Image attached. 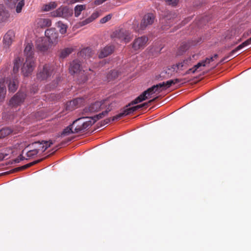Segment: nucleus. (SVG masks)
Returning <instances> with one entry per match:
<instances>
[{"mask_svg":"<svg viewBox=\"0 0 251 251\" xmlns=\"http://www.w3.org/2000/svg\"><path fill=\"white\" fill-rule=\"evenodd\" d=\"M26 56L25 61L22 68V72L24 76H28L33 71L35 67V59L33 56V46L27 44L25 49Z\"/></svg>","mask_w":251,"mask_h":251,"instance_id":"f257e3e1","label":"nucleus"},{"mask_svg":"<svg viewBox=\"0 0 251 251\" xmlns=\"http://www.w3.org/2000/svg\"><path fill=\"white\" fill-rule=\"evenodd\" d=\"M69 71L72 75H78L79 83H84L88 79L84 71L82 70L81 62L78 59H75L70 63Z\"/></svg>","mask_w":251,"mask_h":251,"instance_id":"f03ea898","label":"nucleus"},{"mask_svg":"<svg viewBox=\"0 0 251 251\" xmlns=\"http://www.w3.org/2000/svg\"><path fill=\"white\" fill-rule=\"evenodd\" d=\"M92 125L93 122L92 118L89 117V116L78 118L72 123L73 127H74V132L76 133L84 131Z\"/></svg>","mask_w":251,"mask_h":251,"instance_id":"7ed1b4c3","label":"nucleus"},{"mask_svg":"<svg viewBox=\"0 0 251 251\" xmlns=\"http://www.w3.org/2000/svg\"><path fill=\"white\" fill-rule=\"evenodd\" d=\"M157 98H158V97H156L153 98V99L150 100L147 102H145L144 103H142V104H141L139 105H137L136 106H133L131 107L126 108V109H125L122 112H121L119 114L114 116V117L113 118V120H118L119 119L121 118V117H123V116L130 114L134 112V111L138 110L140 108H143L144 107H147L149 106V104H151L152 102L155 101L157 99Z\"/></svg>","mask_w":251,"mask_h":251,"instance_id":"20e7f679","label":"nucleus"},{"mask_svg":"<svg viewBox=\"0 0 251 251\" xmlns=\"http://www.w3.org/2000/svg\"><path fill=\"white\" fill-rule=\"evenodd\" d=\"M54 66L50 64H45L42 68H40L37 74V78L40 80H46L50 78L53 74Z\"/></svg>","mask_w":251,"mask_h":251,"instance_id":"39448f33","label":"nucleus"},{"mask_svg":"<svg viewBox=\"0 0 251 251\" xmlns=\"http://www.w3.org/2000/svg\"><path fill=\"white\" fill-rule=\"evenodd\" d=\"M155 20V16L153 14L148 13L145 14L141 21L139 28L135 29L136 31L140 32L141 31L144 30L148 26L152 25Z\"/></svg>","mask_w":251,"mask_h":251,"instance_id":"423d86ee","label":"nucleus"},{"mask_svg":"<svg viewBox=\"0 0 251 251\" xmlns=\"http://www.w3.org/2000/svg\"><path fill=\"white\" fill-rule=\"evenodd\" d=\"M50 14L53 17H61L67 19L71 16L73 11L70 10L68 7L62 6L51 12Z\"/></svg>","mask_w":251,"mask_h":251,"instance_id":"0eeeda50","label":"nucleus"},{"mask_svg":"<svg viewBox=\"0 0 251 251\" xmlns=\"http://www.w3.org/2000/svg\"><path fill=\"white\" fill-rule=\"evenodd\" d=\"M5 5L10 9L15 8L17 13L22 12L25 4V0H4Z\"/></svg>","mask_w":251,"mask_h":251,"instance_id":"6e6552de","label":"nucleus"},{"mask_svg":"<svg viewBox=\"0 0 251 251\" xmlns=\"http://www.w3.org/2000/svg\"><path fill=\"white\" fill-rule=\"evenodd\" d=\"M112 37L124 41L125 43L129 42L131 39L130 33L125 29L121 28L116 30L112 34Z\"/></svg>","mask_w":251,"mask_h":251,"instance_id":"1a4fd4ad","label":"nucleus"},{"mask_svg":"<svg viewBox=\"0 0 251 251\" xmlns=\"http://www.w3.org/2000/svg\"><path fill=\"white\" fill-rule=\"evenodd\" d=\"M26 94L23 92H18L15 95H14L9 101V105L13 107L20 105L22 103L25 98Z\"/></svg>","mask_w":251,"mask_h":251,"instance_id":"9d476101","label":"nucleus"},{"mask_svg":"<svg viewBox=\"0 0 251 251\" xmlns=\"http://www.w3.org/2000/svg\"><path fill=\"white\" fill-rule=\"evenodd\" d=\"M51 144H52L51 142H49L46 141H42V142H35L28 147L30 148L36 149L38 153H39L40 151L42 152H44Z\"/></svg>","mask_w":251,"mask_h":251,"instance_id":"9b49d317","label":"nucleus"},{"mask_svg":"<svg viewBox=\"0 0 251 251\" xmlns=\"http://www.w3.org/2000/svg\"><path fill=\"white\" fill-rule=\"evenodd\" d=\"M148 38L145 36L136 38L132 44V48L134 50L143 49L146 46Z\"/></svg>","mask_w":251,"mask_h":251,"instance_id":"f8f14e48","label":"nucleus"},{"mask_svg":"<svg viewBox=\"0 0 251 251\" xmlns=\"http://www.w3.org/2000/svg\"><path fill=\"white\" fill-rule=\"evenodd\" d=\"M104 102V101L95 102L91 104L89 107H85L83 110L82 114L86 115L98 111L101 108Z\"/></svg>","mask_w":251,"mask_h":251,"instance_id":"ddd939ff","label":"nucleus"},{"mask_svg":"<svg viewBox=\"0 0 251 251\" xmlns=\"http://www.w3.org/2000/svg\"><path fill=\"white\" fill-rule=\"evenodd\" d=\"M84 102L85 100L82 97L74 99L67 103L66 109L68 110H73L83 105Z\"/></svg>","mask_w":251,"mask_h":251,"instance_id":"4468645a","label":"nucleus"},{"mask_svg":"<svg viewBox=\"0 0 251 251\" xmlns=\"http://www.w3.org/2000/svg\"><path fill=\"white\" fill-rule=\"evenodd\" d=\"M46 38L50 43L54 44L57 42L58 33L55 28L48 29L45 32Z\"/></svg>","mask_w":251,"mask_h":251,"instance_id":"2eb2a0df","label":"nucleus"},{"mask_svg":"<svg viewBox=\"0 0 251 251\" xmlns=\"http://www.w3.org/2000/svg\"><path fill=\"white\" fill-rule=\"evenodd\" d=\"M15 33L12 30H9L4 35L3 43L4 48H9L14 41Z\"/></svg>","mask_w":251,"mask_h":251,"instance_id":"dca6fc26","label":"nucleus"},{"mask_svg":"<svg viewBox=\"0 0 251 251\" xmlns=\"http://www.w3.org/2000/svg\"><path fill=\"white\" fill-rule=\"evenodd\" d=\"M50 43L47 39L43 38H38L36 43V48L41 51L45 52L48 50L49 48Z\"/></svg>","mask_w":251,"mask_h":251,"instance_id":"f3484780","label":"nucleus"},{"mask_svg":"<svg viewBox=\"0 0 251 251\" xmlns=\"http://www.w3.org/2000/svg\"><path fill=\"white\" fill-rule=\"evenodd\" d=\"M176 17V15L174 12H168L167 14L164 16V17L162 19V23H163L164 22H165L166 23V25H164L162 26V27L163 29H168V28L166 26H170L171 25H172V23H173V21L174 20Z\"/></svg>","mask_w":251,"mask_h":251,"instance_id":"a211bd4d","label":"nucleus"},{"mask_svg":"<svg viewBox=\"0 0 251 251\" xmlns=\"http://www.w3.org/2000/svg\"><path fill=\"white\" fill-rule=\"evenodd\" d=\"M10 13L3 4H0V24L7 22L10 18Z\"/></svg>","mask_w":251,"mask_h":251,"instance_id":"6ab92c4d","label":"nucleus"},{"mask_svg":"<svg viewBox=\"0 0 251 251\" xmlns=\"http://www.w3.org/2000/svg\"><path fill=\"white\" fill-rule=\"evenodd\" d=\"M6 83H8L9 91L11 92H15L18 88V76H12V79H8L6 80Z\"/></svg>","mask_w":251,"mask_h":251,"instance_id":"aec40b11","label":"nucleus"},{"mask_svg":"<svg viewBox=\"0 0 251 251\" xmlns=\"http://www.w3.org/2000/svg\"><path fill=\"white\" fill-rule=\"evenodd\" d=\"M114 47L113 46H107L101 50L99 54V58H104L111 54L114 51Z\"/></svg>","mask_w":251,"mask_h":251,"instance_id":"412c9836","label":"nucleus"},{"mask_svg":"<svg viewBox=\"0 0 251 251\" xmlns=\"http://www.w3.org/2000/svg\"><path fill=\"white\" fill-rule=\"evenodd\" d=\"M99 17V13L98 12H95L92 14L88 17V18L84 20H83L82 21H80L78 23V25L79 26H82L85 25H86L91 22H92L93 21H94L95 19H96L97 18Z\"/></svg>","mask_w":251,"mask_h":251,"instance_id":"4be33fe9","label":"nucleus"},{"mask_svg":"<svg viewBox=\"0 0 251 251\" xmlns=\"http://www.w3.org/2000/svg\"><path fill=\"white\" fill-rule=\"evenodd\" d=\"M191 59H192L191 57L186 59L182 62H179L177 64L173 65L172 68L174 70H176V69H177V70H182L183 69L186 68L189 65V63H190V61Z\"/></svg>","mask_w":251,"mask_h":251,"instance_id":"5701e85b","label":"nucleus"},{"mask_svg":"<svg viewBox=\"0 0 251 251\" xmlns=\"http://www.w3.org/2000/svg\"><path fill=\"white\" fill-rule=\"evenodd\" d=\"M148 96L147 95L146 93H145V91L143 92L140 95H139L138 97H137L134 100L132 101L130 103L128 104V105L126 106V107L128 106H131V105H134L137 104L139 102H141L144 100L148 99Z\"/></svg>","mask_w":251,"mask_h":251,"instance_id":"b1692460","label":"nucleus"},{"mask_svg":"<svg viewBox=\"0 0 251 251\" xmlns=\"http://www.w3.org/2000/svg\"><path fill=\"white\" fill-rule=\"evenodd\" d=\"M5 81V80L3 79H0V100H2L6 95V89Z\"/></svg>","mask_w":251,"mask_h":251,"instance_id":"393cba45","label":"nucleus"},{"mask_svg":"<svg viewBox=\"0 0 251 251\" xmlns=\"http://www.w3.org/2000/svg\"><path fill=\"white\" fill-rule=\"evenodd\" d=\"M57 6V3L54 1H51L48 4H43L41 8V11L44 12L49 11L51 9L55 8Z\"/></svg>","mask_w":251,"mask_h":251,"instance_id":"a878e982","label":"nucleus"},{"mask_svg":"<svg viewBox=\"0 0 251 251\" xmlns=\"http://www.w3.org/2000/svg\"><path fill=\"white\" fill-rule=\"evenodd\" d=\"M251 44V37L242 43L241 44L237 47L235 49L233 50L230 52V54H234L237 51L241 50L246 46H247Z\"/></svg>","mask_w":251,"mask_h":251,"instance_id":"bb28decb","label":"nucleus"},{"mask_svg":"<svg viewBox=\"0 0 251 251\" xmlns=\"http://www.w3.org/2000/svg\"><path fill=\"white\" fill-rule=\"evenodd\" d=\"M42 159H39V160H36V161H33L31 163H29L28 164H27L26 165H25L24 166H22L21 167H17V168H16L15 169H14L13 170V172H18V171H22V170H25V169H26L39 162H40Z\"/></svg>","mask_w":251,"mask_h":251,"instance_id":"cd10ccee","label":"nucleus"},{"mask_svg":"<svg viewBox=\"0 0 251 251\" xmlns=\"http://www.w3.org/2000/svg\"><path fill=\"white\" fill-rule=\"evenodd\" d=\"M38 25L41 27H49L51 25V21L49 19L42 18L39 20Z\"/></svg>","mask_w":251,"mask_h":251,"instance_id":"c85d7f7f","label":"nucleus"},{"mask_svg":"<svg viewBox=\"0 0 251 251\" xmlns=\"http://www.w3.org/2000/svg\"><path fill=\"white\" fill-rule=\"evenodd\" d=\"M110 109H106V110L103 111L102 112L98 114L93 117L89 116V117H91L93 122V125L98 120L102 118L104 116L107 115L108 113L110 111Z\"/></svg>","mask_w":251,"mask_h":251,"instance_id":"c756f323","label":"nucleus"},{"mask_svg":"<svg viewBox=\"0 0 251 251\" xmlns=\"http://www.w3.org/2000/svg\"><path fill=\"white\" fill-rule=\"evenodd\" d=\"M86 8V5H77L74 8L75 16L78 17L81 13L83 10Z\"/></svg>","mask_w":251,"mask_h":251,"instance_id":"7c9ffc66","label":"nucleus"},{"mask_svg":"<svg viewBox=\"0 0 251 251\" xmlns=\"http://www.w3.org/2000/svg\"><path fill=\"white\" fill-rule=\"evenodd\" d=\"M206 64L204 60H202V61L199 62L197 65H195L193 68H191L189 69L187 72L186 74H190V73H195L196 71L201 66H205Z\"/></svg>","mask_w":251,"mask_h":251,"instance_id":"2f4dec72","label":"nucleus"},{"mask_svg":"<svg viewBox=\"0 0 251 251\" xmlns=\"http://www.w3.org/2000/svg\"><path fill=\"white\" fill-rule=\"evenodd\" d=\"M21 63V59L20 58L17 57L15 58L14 62V66L13 69V72L14 74V75H17L16 74L18 73L19 71V69L20 67V65Z\"/></svg>","mask_w":251,"mask_h":251,"instance_id":"473e14b6","label":"nucleus"},{"mask_svg":"<svg viewBox=\"0 0 251 251\" xmlns=\"http://www.w3.org/2000/svg\"><path fill=\"white\" fill-rule=\"evenodd\" d=\"M119 75V72L117 70L111 71L107 75V78L108 81L112 80L118 77Z\"/></svg>","mask_w":251,"mask_h":251,"instance_id":"72a5a7b5","label":"nucleus"},{"mask_svg":"<svg viewBox=\"0 0 251 251\" xmlns=\"http://www.w3.org/2000/svg\"><path fill=\"white\" fill-rule=\"evenodd\" d=\"M61 80V77L60 76H57L56 77V80L55 81H53L51 84H50V85H48L47 87V91H50V90L51 89H54V88H55L57 84H58V83Z\"/></svg>","mask_w":251,"mask_h":251,"instance_id":"f704fd0d","label":"nucleus"},{"mask_svg":"<svg viewBox=\"0 0 251 251\" xmlns=\"http://www.w3.org/2000/svg\"><path fill=\"white\" fill-rule=\"evenodd\" d=\"M74 127H73L72 124L64 129L62 132V136L68 135L72 133H75L74 132Z\"/></svg>","mask_w":251,"mask_h":251,"instance_id":"c9c22d12","label":"nucleus"},{"mask_svg":"<svg viewBox=\"0 0 251 251\" xmlns=\"http://www.w3.org/2000/svg\"><path fill=\"white\" fill-rule=\"evenodd\" d=\"M12 132L11 129L9 128H3L0 130V138H3L8 136Z\"/></svg>","mask_w":251,"mask_h":251,"instance_id":"e433bc0d","label":"nucleus"},{"mask_svg":"<svg viewBox=\"0 0 251 251\" xmlns=\"http://www.w3.org/2000/svg\"><path fill=\"white\" fill-rule=\"evenodd\" d=\"M73 50L72 48H66L61 50L60 56L61 58H64L71 54Z\"/></svg>","mask_w":251,"mask_h":251,"instance_id":"4c0bfd02","label":"nucleus"},{"mask_svg":"<svg viewBox=\"0 0 251 251\" xmlns=\"http://www.w3.org/2000/svg\"><path fill=\"white\" fill-rule=\"evenodd\" d=\"M91 53V49L89 48H87V49H83L82 50H81L80 52H79V54L80 56H83L84 55H85V58H88L91 56V54H90Z\"/></svg>","mask_w":251,"mask_h":251,"instance_id":"58836bf2","label":"nucleus"},{"mask_svg":"<svg viewBox=\"0 0 251 251\" xmlns=\"http://www.w3.org/2000/svg\"><path fill=\"white\" fill-rule=\"evenodd\" d=\"M155 90H156V92L158 93L161 92L164 90H165L166 88H165V83L164 82H163L162 83H159L156 85H154L153 86Z\"/></svg>","mask_w":251,"mask_h":251,"instance_id":"ea45409f","label":"nucleus"},{"mask_svg":"<svg viewBox=\"0 0 251 251\" xmlns=\"http://www.w3.org/2000/svg\"><path fill=\"white\" fill-rule=\"evenodd\" d=\"M38 151L34 148H31V150L27 151L26 155L28 158H32L38 154Z\"/></svg>","mask_w":251,"mask_h":251,"instance_id":"a19ab883","label":"nucleus"},{"mask_svg":"<svg viewBox=\"0 0 251 251\" xmlns=\"http://www.w3.org/2000/svg\"><path fill=\"white\" fill-rule=\"evenodd\" d=\"M189 48V45L187 43H183L179 49L178 54H182L184 52L187 50Z\"/></svg>","mask_w":251,"mask_h":251,"instance_id":"79ce46f5","label":"nucleus"},{"mask_svg":"<svg viewBox=\"0 0 251 251\" xmlns=\"http://www.w3.org/2000/svg\"><path fill=\"white\" fill-rule=\"evenodd\" d=\"M13 151L12 149H9L8 150V152L6 153L5 152H3V151L2 152H0V160H2L5 158L9 154L12 153Z\"/></svg>","mask_w":251,"mask_h":251,"instance_id":"37998d69","label":"nucleus"},{"mask_svg":"<svg viewBox=\"0 0 251 251\" xmlns=\"http://www.w3.org/2000/svg\"><path fill=\"white\" fill-rule=\"evenodd\" d=\"M58 26L60 27V31L61 33H65L66 32L67 26L63 24L61 22L57 23Z\"/></svg>","mask_w":251,"mask_h":251,"instance_id":"c03bdc74","label":"nucleus"},{"mask_svg":"<svg viewBox=\"0 0 251 251\" xmlns=\"http://www.w3.org/2000/svg\"><path fill=\"white\" fill-rule=\"evenodd\" d=\"M155 92H157L156 90H155V89H154V88L153 87V86L152 87L148 88L146 91H145V93H146V94L148 96V97L150 96H151V95H152L153 94L155 93Z\"/></svg>","mask_w":251,"mask_h":251,"instance_id":"a18cd8bd","label":"nucleus"},{"mask_svg":"<svg viewBox=\"0 0 251 251\" xmlns=\"http://www.w3.org/2000/svg\"><path fill=\"white\" fill-rule=\"evenodd\" d=\"M112 16L111 14H109L101 18L100 20V23L104 24L109 21L111 19Z\"/></svg>","mask_w":251,"mask_h":251,"instance_id":"49530a36","label":"nucleus"},{"mask_svg":"<svg viewBox=\"0 0 251 251\" xmlns=\"http://www.w3.org/2000/svg\"><path fill=\"white\" fill-rule=\"evenodd\" d=\"M165 83V88L166 89L170 87L172 85H174V82L173 81V79H171L167 81L166 82H164Z\"/></svg>","mask_w":251,"mask_h":251,"instance_id":"de8ad7c7","label":"nucleus"},{"mask_svg":"<svg viewBox=\"0 0 251 251\" xmlns=\"http://www.w3.org/2000/svg\"><path fill=\"white\" fill-rule=\"evenodd\" d=\"M179 0H166V1L169 5L173 6H176L178 3Z\"/></svg>","mask_w":251,"mask_h":251,"instance_id":"09e8293b","label":"nucleus"},{"mask_svg":"<svg viewBox=\"0 0 251 251\" xmlns=\"http://www.w3.org/2000/svg\"><path fill=\"white\" fill-rule=\"evenodd\" d=\"M213 57H211L210 58H206L205 60H204L206 65L207 64H209L211 62L214 61Z\"/></svg>","mask_w":251,"mask_h":251,"instance_id":"8fccbe9b","label":"nucleus"},{"mask_svg":"<svg viewBox=\"0 0 251 251\" xmlns=\"http://www.w3.org/2000/svg\"><path fill=\"white\" fill-rule=\"evenodd\" d=\"M113 117H113L112 119H111V118H107V119L104 120L103 121V125H106V124L109 123L111 121H114V120H113Z\"/></svg>","mask_w":251,"mask_h":251,"instance_id":"3c124183","label":"nucleus"},{"mask_svg":"<svg viewBox=\"0 0 251 251\" xmlns=\"http://www.w3.org/2000/svg\"><path fill=\"white\" fill-rule=\"evenodd\" d=\"M234 54H232V55H231L230 54V53H229V54L227 56H226L223 59H222L221 61H220V63H222L223 62H224L225 60L228 59L230 57L233 56Z\"/></svg>","mask_w":251,"mask_h":251,"instance_id":"603ef678","label":"nucleus"},{"mask_svg":"<svg viewBox=\"0 0 251 251\" xmlns=\"http://www.w3.org/2000/svg\"><path fill=\"white\" fill-rule=\"evenodd\" d=\"M181 79H178V78H176L175 79H173V81L174 82V84L179 83L181 82Z\"/></svg>","mask_w":251,"mask_h":251,"instance_id":"864d4df0","label":"nucleus"},{"mask_svg":"<svg viewBox=\"0 0 251 251\" xmlns=\"http://www.w3.org/2000/svg\"><path fill=\"white\" fill-rule=\"evenodd\" d=\"M14 161L15 162V163H19L20 161V160L19 158L18 157V158L15 159L14 160Z\"/></svg>","mask_w":251,"mask_h":251,"instance_id":"5fc2aeb1","label":"nucleus"},{"mask_svg":"<svg viewBox=\"0 0 251 251\" xmlns=\"http://www.w3.org/2000/svg\"><path fill=\"white\" fill-rule=\"evenodd\" d=\"M18 157L19 158L20 161L23 160L25 159V157H23L22 155H20Z\"/></svg>","mask_w":251,"mask_h":251,"instance_id":"6e6d98bb","label":"nucleus"},{"mask_svg":"<svg viewBox=\"0 0 251 251\" xmlns=\"http://www.w3.org/2000/svg\"><path fill=\"white\" fill-rule=\"evenodd\" d=\"M9 149H11L10 147L9 148H6L5 150H4V151H3V152H5L6 153H8V150Z\"/></svg>","mask_w":251,"mask_h":251,"instance_id":"4d7b16f0","label":"nucleus"},{"mask_svg":"<svg viewBox=\"0 0 251 251\" xmlns=\"http://www.w3.org/2000/svg\"><path fill=\"white\" fill-rule=\"evenodd\" d=\"M213 57L214 59L215 58H217L218 57V54H215L214 55V56Z\"/></svg>","mask_w":251,"mask_h":251,"instance_id":"13d9d810","label":"nucleus"},{"mask_svg":"<svg viewBox=\"0 0 251 251\" xmlns=\"http://www.w3.org/2000/svg\"><path fill=\"white\" fill-rule=\"evenodd\" d=\"M195 56V55H193L192 56V58H193V59H194Z\"/></svg>","mask_w":251,"mask_h":251,"instance_id":"bf43d9fd","label":"nucleus"},{"mask_svg":"<svg viewBox=\"0 0 251 251\" xmlns=\"http://www.w3.org/2000/svg\"><path fill=\"white\" fill-rule=\"evenodd\" d=\"M250 33L251 34V29L249 30Z\"/></svg>","mask_w":251,"mask_h":251,"instance_id":"052dcab7","label":"nucleus"}]
</instances>
